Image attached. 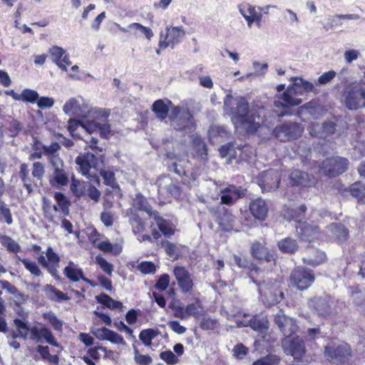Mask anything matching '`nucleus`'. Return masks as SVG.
Returning <instances> with one entry per match:
<instances>
[{"label":"nucleus","instance_id":"obj_1","mask_svg":"<svg viewBox=\"0 0 365 365\" xmlns=\"http://www.w3.org/2000/svg\"><path fill=\"white\" fill-rule=\"evenodd\" d=\"M224 109L231 116V120L236 128H242L248 133H255L261 125H265L264 108H261L257 114L254 110H250V105L245 98L233 97L230 93L224 98Z\"/></svg>","mask_w":365,"mask_h":365},{"label":"nucleus","instance_id":"obj_2","mask_svg":"<svg viewBox=\"0 0 365 365\" xmlns=\"http://www.w3.org/2000/svg\"><path fill=\"white\" fill-rule=\"evenodd\" d=\"M341 101L349 110L365 108V86L361 82L349 83L341 93Z\"/></svg>","mask_w":365,"mask_h":365},{"label":"nucleus","instance_id":"obj_3","mask_svg":"<svg viewBox=\"0 0 365 365\" xmlns=\"http://www.w3.org/2000/svg\"><path fill=\"white\" fill-rule=\"evenodd\" d=\"M170 118L172 126L177 130L190 133L195 128L193 117L187 107H174L171 110Z\"/></svg>","mask_w":365,"mask_h":365},{"label":"nucleus","instance_id":"obj_4","mask_svg":"<svg viewBox=\"0 0 365 365\" xmlns=\"http://www.w3.org/2000/svg\"><path fill=\"white\" fill-rule=\"evenodd\" d=\"M75 162L79 166L83 175L99 184V179L94 171L98 170L101 161L93 153L90 152L80 153Z\"/></svg>","mask_w":365,"mask_h":365},{"label":"nucleus","instance_id":"obj_5","mask_svg":"<svg viewBox=\"0 0 365 365\" xmlns=\"http://www.w3.org/2000/svg\"><path fill=\"white\" fill-rule=\"evenodd\" d=\"M351 354L349 344L339 341H331L324 349L325 357L334 364L345 361Z\"/></svg>","mask_w":365,"mask_h":365},{"label":"nucleus","instance_id":"obj_6","mask_svg":"<svg viewBox=\"0 0 365 365\" xmlns=\"http://www.w3.org/2000/svg\"><path fill=\"white\" fill-rule=\"evenodd\" d=\"M347 159L334 156L326 158L319 165V172L329 177H334L344 173L348 168Z\"/></svg>","mask_w":365,"mask_h":365},{"label":"nucleus","instance_id":"obj_7","mask_svg":"<svg viewBox=\"0 0 365 365\" xmlns=\"http://www.w3.org/2000/svg\"><path fill=\"white\" fill-rule=\"evenodd\" d=\"M51 166L53 172L49 177V183L56 189H61L68 184V174L64 168L63 161L61 158L52 157Z\"/></svg>","mask_w":365,"mask_h":365},{"label":"nucleus","instance_id":"obj_8","mask_svg":"<svg viewBox=\"0 0 365 365\" xmlns=\"http://www.w3.org/2000/svg\"><path fill=\"white\" fill-rule=\"evenodd\" d=\"M185 36L182 26H167L165 31L160 34L158 46L161 49L168 47L173 48L179 44Z\"/></svg>","mask_w":365,"mask_h":365},{"label":"nucleus","instance_id":"obj_9","mask_svg":"<svg viewBox=\"0 0 365 365\" xmlns=\"http://www.w3.org/2000/svg\"><path fill=\"white\" fill-rule=\"evenodd\" d=\"M313 272L304 267H297L291 273L289 281L292 287L299 290L308 289L314 281Z\"/></svg>","mask_w":365,"mask_h":365},{"label":"nucleus","instance_id":"obj_10","mask_svg":"<svg viewBox=\"0 0 365 365\" xmlns=\"http://www.w3.org/2000/svg\"><path fill=\"white\" fill-rule=\"evenodd\" d=\"M257 180L263 192H272L278 188L280 182V175L277 170L269 169L260 173L257 176Z\"/></svg>","mask_w":365,"mask_h":365},{"label":"nucleus","instance_id":"obj_11","mask_svg":"<svg viewBox=\"0 0 365 365\" xmlns=\"http://www.w3.org/2000/svg\"><path fill=\"white\" fill-rule=\"evenodd\" d=\"M37 260L54 278H59L58 276V268L59 267L60 257L53 251L51 247H48L46 252H42L37 258Z\"/></svg>","mask_w":365,"mask_h":365},{"label":"nucleus","instance_id":"obj_12","mask_svg":"<svg viewBox=\"0 0 365 365\" xmlns=\"http://www.w3.org/2000/svg\"><path fill=\"white\" fill-rule=\"evenodd\" d=\"M303 128L297 123H284L274 130L275 137L280 141H288L301 136Z\"/></svg>","mask_w":365,"mask_h":365},{"label":"nucleus","instance_id":"obj_13","mask_svg":"<svg viewBox=\"0 0 365 365\" xmlns=\"http://www.w3.org/2000/svg\"><path fill=\"white\" fill-rule=\"evenodd\" d=\"M299 92L294 83L287 86L286 91L282 94L276 96L274 105L277 108H287L290 106H299L302 100L298 98Z\"/></svg>","mask_w":365,"mask_h":365},{"label":"nucleus","instance_id":"obj_14","mask_svg":"<svg viewBox=\"0 0 365 365\" xmlns=\"http://www.w3.org/2000/svg\"><path fill=\"white\" fill-rule=\"evenodd\" d=\"M282 345L284 352L296 359H300L305 352L304 344L299 336L285 337Z\"/></svg>","mask_w":365,"mask_h":365},{"label":"nucleus","instance_id":"obj_15","mask_svg":"<svg viewBox=\"0 0 365 365\" xmlns=\"http://www.w3.org/2000/svg\"><path fill=\"white\" fill-rule=\"evenodd\" d=\"M29 339L36 343L46 342L53 346L58 347L59 346L51 331L44 326H33Z\"/></svg>","mask_w":365,"mask_h":365},{"label":"nucleus","instance_id":"obj_16","mask_svg":"<svg viewBox=\"0 0 365 365\" xmlns=\"http://www.w3.org/2000/svg\"><path fill=\"white\" fill-rule=\"evenodd\" d=\"M174 276L178 284L183 293H188L192 291L194 286L191 274L182 266H176L173 269Z\"/></svg>","mask_w":365,"mask_h":365},{"label":"nucleus","instance_id":"obj_17","mask_svg":"<svg viewBox=\"0 0 365 365\" xmlns=\"http://www.w3.org/2000/svg\"><path fill=\"white\" fill-rule=\"evenodd\" d=\"M333 302L329 296L315 297L309 302L310 308L321 316L329 315L331 312Z\"/></svg>","mask_w":365,"mask_h":365},{"label":"nucleus","instance_id":"obj_18","mask_svg":"<svg viewBox=\"0 0 365 365\" xmlns=\"http://www.w3.org/2000/svg\"><path fill=\"white\" fill-rule=\"evenodd\" d=\"M296 232L298 237L304 241H312L319 238L318 227L311 224L307 221L299 222L298 225H295Z\"/></svg>","mask_w":365,"mask_h":365},{"label":"nucleus","instance_id":"obj_19","mask_svg":"<svg viewBox=\"0 0 365 365\" xmlns=\"http://www.w3.org/2000/svg\"><path fill=\"white\" fill-rule=\"evenodd\" d=\"M221 203L231 205L237 199L245 195L244 190L232 185L220 189Z\"/></svg>","mask_w":365,"mask_h":365},{"label":"nucleus","instance_id":"obj_20","mask_svg":"<svg viewBox=\"0 0 365 365\" xmlns=\"http://www.w3.org/2000/svg\"><path fill=\"white\" fill-rule=\"evenodd\" d=\"M250 278L253 283H255L259 287V293L264 297L266 300L265 303L269 306L278 303L282 299H283L284 294L281 291L274 289V293L272 294V291L267 287L264 282L262 283H257V281L254 279L252 275L250 276Z\"/></svg>","mask_w":365,"mask_h":365},{"label":"nucleus","instance_id":"obj_21","mask_svg":"<svg viewBox=\"0 0 365 365\" xmlns=\"http://www.w3.org/2000/svg\"><path fill=\"white\" fill-rule=\"evenodd\" d=\"M239 326L250 327L253 330L263 334L265 333L269 328V322L265 317L263 315L256 314L248 322L245 323L241 322L238 324Z\"/></svg>","mask_w":365,"mask_h":365},{"label":"nucleus","instance_id":"obj_22","mask_svg":"<svg viewBox=\"0 0 365 365\" xmlns=\"http://www.w3.org/2000/svg\"><path fill=\"white\" fill-rule=\"evenodd\" d=\"M250 210L255 218L263 221L267 217L268 207L265 201L259 197L250 202Z\"/></svg>","mask_w":365,"mask_h":365},{"label":"nucleus","instance_id":"obj_23","mask_svg":"<svg viewBox=\"0 0 365 365\" xmlns=\"http://www.w3.org/2000/svg\"><path fill=\"white\" fill-rule=\"evenodd\" d=\"M63 110L66 115L70 116L83 118L86 114V111L81 108L79 101L76 98H72L67 101L63 107Z\"/></svg>","mask_w":365,"mask_h":365},{"label":"nucleus","instance_id":"obj_24","mask_svg":"<svg viewBox=\"0 0 365 365\" xmlns=\"http://www.w3.org/2000/svg\"><path fill=\"white\" fill-rule=\"evenodd\" d=\"M327 232L329 236L334 238L338 243H342L347 240L348 230L344 225L332 223L327 227Z\"/></svg>","mask_w":365,"mask_h":365},{"label":"nucleus","instance_id":"obj_25","mask_svg":"<svg viewBox=\"0 0 365 365\" xmlns=\"http://www.w3.org/2000/svg\"><path fill=\"white\" fill-rule=\"evenodd\" d=\"M289 178L293 185H296L309 187L314 183L312 175H309L308 173L299 170H294L290 174Z\"/></svg>","mask_w":365,"mask_h":365},{"label":"nucleus","instance_id":"obj_26","mask_svg":"<svg viewBox=\"0 0 365 365\" xmlns=\"http://www.w3.org/2000/svg\"><path fill=\"white\" fill-rule=\"evenodd\" d=\"M222 213L218 216L217 224L225 232L231 231L235 225V217L225 207L222 208Z\"/></svg>","mask_w":365,"mask_h":365},{"label":"nucleus","instance_id":"obj_27","mask_svg":"<svg viewBox=\"0 0 365 365\" xmlns=\"http://www.w3.org/2000/svg\"><path fill=\"white\" fill-rule=\"evenodd\" d=\"M152 217H153L159 230L165 236L170 237L174 235L175 225L172 222L160 216L157 211L154 212Z\"/></svg>","mask_w":365,"mask_h":365},{"label":"nucleus","instance_id":"obj_28","mask_svg":"<svg viewBox=\"0 0 365 365\" xmlns=\"http://www.w3.org/2000/svg\"><path fill=\"white\" fill-rule=\"evenodd\" d=\"M63 274L71 281L78 282L80 279L90 282V280L85 278L81 269L78 268L72 262H69L68 265L64 268Z\"/></svg>","mask_w":365,"mask_h":365},{"label":"nucleus","instance_id":"obj_29","mask_svg":"<svg viewBox=\"0 0 365 365\" xmlns=\"http://www.w3.org/2000/svg\"><path fill=\"white\" fill-rule=\"evenodd\" d=\"M99 124V121L93 120H87L85 122H83V133H86L88 135V139H83L85 141L90 140L91 143L94 145L97 143V138L93 136H91V135L96 133H98Z\"/></svg>","mask_w":365,"mask_h":365},{"label":"nucleus","instance_id":"obj_30","mask_svg":"<svg viewBox=\"0 0 365 365\" xmlns=\"http://www.w3.org/2000/svg\"><path fill=\"white\" fill-rule=\"evenodd\" d=\"M251 252L252 256L258 259L269 262L272 259V255L268 252L267 249L259 242H254L252 245Z\"/></svg>","mask_w":365,"mask_h":365},{"label":"nucleus","instance_id":"obj_31","mask_svg":"<svg viewBox=\"0 0 365 365\" xmlns=\"http://www.w3.org/2000/svg\"><path fill=\"white\" fill-rule=\"evenodd\" d=\"M173 179L168 175L160 176L157 181L156 185L158 186V194L163 198H168V191L170 188Z\"/></svg>","mask_w":365,"mask_h":365},{"label":"nucleus","instance_id":"obj_32","mask_svg":"<svg viewBox=\"0 0 365 365\" xmlns=\"http://www.w3.org/2000/svg\"><path fill=\"white\" fill-rule=\"evenodd\" d=\"M43 291L46 293L47 297L53 301L62 302L69 299L66 294L56 289L51 284H46L43 288Z\"/></svg>","mask_w":365,"mask_h":365},{"label":"nucleus","instance_id":"obj_33","mask_svg":"<svg viewBox=\"0 0 365 365\" xmlns=\"http://www.w3.org/2000/svg\"><path fill=\"white\" fill-rule=\"evenodd\" d=\"M14 323L17 329V334H14V338L21 337L26 339L28 338L29 335H31V327H30L28 322L16 319Z\"/></svg>","mask_w":365,"mask_h":365},{"label":"nucleus","instance_id":"obj_34","mask_svg":"<svg viewBox=\"0 0 365 365\" xmlns=\"http://www.w3.org/2000/svg\"><path fill=\"white\" fill-rule=\"evenodd\" d=\"M96 299L98 303L110 309H120L123 307V304L120 302L113 299L105 293L96 296Z\"/></svg>","mask_w":365,"mask_h":365},{"label":"nucleus","instance_id":"obj_35","mask_svg":"<svg viewBox=\"0 0 365 365\" xmlns=\"http://www.w3.org/2000/svg\"><path fill=\"white\" fill-rule=\"evenodd\" d=\"M278 247L284 253L292 254L298 249V245L292 237H286L278 242Z\"/></svg>","mask_w":365,"mask_h":365},{"label":"nucleus","instance_id":"obj_36","mask_svg":"<svg viewBox=\"0 0 365 365\" xmlns=\"http://www.w3.org/2000/svg\"><path fill=\"white\" fill-rule=\"evenodd\" d=\"M291 81H293L294 86L300 94H302V92H314L315 90L312 83L305 81L302 78L292 77L291 78Z\"/></svg>","mask_w":365,"mask_h":365},{"label":"nucleus","instance_id":"obj_37","mask_svg":"<svg viewBox=\"0 0 365 365\" xmlns=\"http://www.w3.org/2000/svg\"><path fill=\"white\" fill-rule=\"evenodd\" d=\"M17 260L21 262L25 268L33 275L36 277H41L43 273L38 266L37 263L29 258H21L19 255L16 256Z\"/></svg>","mask_w":365,"mask_h":365},{"label":"nucleus","instance_id":"obj_38","mask_svg":"<svg viewBox=\"0 0 365 365\" xmlns=\"http://www.w3.org/2000/svg\"><path fill=\"white\" fill-rule=\"evenodd\" d=\"M83 122L75 119H70L68 120V130L73 137L83 140L85 137L81 135L83 133Z\"/></svg>","mask_w":365,"mask_h":365},{"label":"nucleus","instance_id":"obj_39","mask_svg":"<svg viewBox=\"0 0 365 365\" xmlns=\"http://www.w3.org/2000/svg\"><path fill=\"white\" fill-rule=\"evenodd\" d=\"M306 210V206L302 205L296 209L287 210L284 214V217L289 220H294L296 222L295 225H298L299 222H304L301 219V215L304 213Z\"/></svg>","mask_w":365,"mask_h":365},{"label":"nucleus","instance_id":"obj_40","mask_svg":"<svg viewBox=\"0 0 365 365\" xmlns=\"http://www.w3.org/2000/svg\"><path fill=\"white\" fill-rule=\"evenodd\" d=\"M88 184V182L80 181L72 178L71 190L76 197H86V190Z\"/></svg>","mask_w":365,"mask_h":365},{"label":"nucleus","instance_id":"obj_41","mask_svg":"<svg viewBox=\"0 0 365 365\" xmlns=\"http://www.w3.org/2000/svg\"><path fill=\"white\" fill-rule=\"evenodd\" d=\"M49 52L51 55L53 62L61 70H66V66L61 61L63 56L66 54V51L61 47L53 46L50 48Z\"/></svg>","mask_w":365,"mask_h":365},{"label":"nucleus","instance_id":"obj_42","mask_svg":"<svg viewBox=\"0 0 365 365\" xmlns=\"http://www.w3.org/2000/svg\"><path fill=\"white\" fill-rule=\"evenodd\" d=\"M0 243L4 246L9 252L17 253L20 251L21 247L18 242L14 240L9 236L5 235H0Z\"/></svg>","mask_w":365,"mask_h":365},{"label":"nucleus","instance_id":"obj_43","mask_svg":"<svg viewBox=\"0 0 365 365\" xmlns=\"http://www.w3.org/2000/svg\"><path fill=\"white\" fill-rule=\"evenodd\" d=\"M133 205L140 210L146 212L152 217L155 211H153L152 207L148 205L147 199L141 195H137L133 200Z\"/></svg>","mask_w":365,"mask_h":365},{"label":"nucleus","instance_id":"obj_44","mask_svg":"<svg viewBox=\"0 0 365 365\" xmlns=\"http://www.w3.org/2000/svg\"><path fill=\"white\" fill-rule=\"evenodd\" d=\"M351 195L359 201L365 202V185L360 182H356L349 187Z\"/></svg>","mask_w":365,"mask_h":365},{"label":"nucleus","instance_id":"obj_45","mask_svg":"<svg viewBox=\"0 0 365 365\" xmlns=\"http://www.w3.org/2000/svg\"><path fill=\"white\" fill-rule=\"evenodd\" d=\"M153 111L158 118L163 120L168 116V108L163 100H157L153 104Z\"/></svg>","mask_w":365,"mask_h":365},{"label":"nucleus","instance_id":"obj_46","mask_svg":"<svg viewBox=\"0 0 365 365\" xmlns=\"http://www.w3.org/2000/svg\"><path fill=\"white\" fill-rule=\"evenodd\" d=\"M110 110L104 108H94L88 110V115L93 120L104 122L110 115Z\"/></svg>","mask_w":365,"mask_h":365},{"label":"nucleus","instance_id":"obj_47","mask_svg":"<svg viewBox=\"0 0 365 365\" xmlns=\"http://www.w3.org/2000/svg\"><path fill=\"white\" fill-rule=\"evenodd\" d=\"M54 198L57 202L58 206L61 209L62 213L64 215H68L69 206L71 204L66 197L61 192H56L54 195Z\"/></svg>","mask_w":365,"mask_h":365},{"label":"nucleus","instance_id":"obj_48","mask_svg":"<svg viewBox=\"0 0 365 365\" xmlns=\"http://www.w3.org/2000/svg\"><path fill=\"white\" fill-rule=\"evenodd\" d=\"M239 7H245L248 16L256 22L258 27L261 26L262 14L261 13H257L254 6L250 4H243L239 6Z\"/></svg>","mask_w":365,"mask_h":365},{"label":"nucleus","instance_id":"obj_49","mask_svg":"<svg viewBox=\"0 0 365 365\" xmlns=\"http://www.w3.org/2000/svg\"><path fill=\"white\" fill-rule=\"evenodd\" d=\"M156 336V332L152 329H144L139 334L140 340L147 346H150L152 340Z\"/></svg>","mask_w":365,"mask_h":365},{"label":"nucleus","instance_id":"obj_50","mask_svg":"<svg viewBox=\"0 0 365 365\" xmlns=\"http://www.w3.org/2000/svg\"><path fill=\"white\" fill-rule=\"evenodd\" d=\"M43 210L44 213V217L49 222L56 223L58 222L55 221L53 212H56L58 210V208L56 205H51V204L44 202L43 205Z\"/></svg>","mask_w":365,"mask_h":365},{"label":"nucleus","instance_id":"obj_51","mask_svg":"<svg viewBox=\"0 0 365 365\" xmlns=\"http://www.w3.org/2000/svg\"><path fill=\"white\" fill-rule=\"evenodd\" d=\"M313 252H316L317 256L315 257H308L304 259V261L309 265L317 266L324 262L326 259V254L323 251L320 250H312Z\"/></svg>","mask_w":365,"mask_h":365},{"label":"nucleus","instance_id":"obj_52","mask_svg":"<svg viewBox=\"0 0 365 365\" xmlns=\"http://www.w3.org/2000/svg\"><path fill=\"white\" fill-rule=\"evenodd\" d=\"M128 29L130 30L140 31V33L143 34L146 38L148 40H150L153 36V32L149 27L144 26L139 23H133L129 24Z\"/></svg>","mask_w":365,"mask_h":365},{"label":"nucleus","instance_id":"obj_53","mask_svg":"<svg viewBox=\"0 0 365 365\" xmlns=\"http://www.w3.org/2000/svg\"><path fill=\"white\" fill-rule=\"evenodd\" d=\"M42 148L45 155L48 156V160L50 164L51 158L52 157L60 158L58 155L56 154L61 148V146L58 143L54 142L49 145H43Z\"/></svg>","mask_w":365,"mask_h":365},{"label":"nucleus","instance_id":"obj_54","mask_svg":"<svg viewBox=\"0 0 365 365\" xmlns=\"http://www.w3.org/2000/svg\"><path fill=\"white\" fill-rule=\"evenodd\" d=\"M38 99V93L31 89H24L21 93V101L34 103Z\"/></svg>","mask_w":365,"mask_h":365},{"label":"nucleus","instance_id":"obj_55","mask_svg":"<svg viewBox=\"0 0 365 365\" xmlns=\"http://www.w3.org/2000/svg\"><path fill=\"white\" fill-rule=\"evenodd\" d=\"M96 262L97 264L108 275H111L114 269V267L112 264L109 263L106 259L101 255H98L96 257Z\"/></svg>","mask_w":365,"mask_h":365},{"label":"nucleus","instance_id":"obj_56","mask_svg":"<svg viewBox=\"0 0 365 365\" xmlns=\"http://www.w3.org/2000/svg\"><path fill=\"white\" fill-rule=\"evenodd\" d=\"M297 329L298 327L296 324V321L290 318L287 321L286 325L281 329V331L286 337H291V336L297 331Z\"/></svg>","mask_w":365,"mask_h":365},{"label":"nucleus","instance_id":"obj_57","mask_svg":"<svg viewBox=\"0 0 365 365\" xmlns=\"http://www.w3.org/2000/svg\"><path fill=\"white\" fill-rule=\"evenodd\" d=\"M0 221L5 222L8 225L13 223L11 210L4 204L0 205Z\"/></svg>","mask_w":365,"mask_h":365},{"label":"nucleus","instance_id":"obj_58","mask_svg":"<svg viewBox=\"0 0 365 365\" xmlns=\"http://www.w3.org/2000/svg\"><path fill=\"white\" fill-rule=\"evenodd\" d=\"M130 222L133 228V231L135 234L142 232L145 230V224L139 216H133L130 218Z\"/></svg>","mask_w":365,"mask_h":365},{"label":"nucleus","instance_id":"obj_59","mask_svg":"<svg viewBox=\"0 0 365 365\" xmlns=\"http://www.w3.org/2000/svg\"><path fill=\"white\" fill-rule=\"evenodd\" d=\"M45 173V166L41 162H35L32 165V175L38 180H42Z\"/></svg>","mask_w":365,"mask_h":365},{"label":"nucleus","instance_id":"obj_60","mask_svg":"<svg viewBox=\"0 0 365 365\" xmlns=\"http://www.w3.org/2000/svg\"><path fill=\"white\" fill-rule=\"evenodd\" d=\"M208 135L210 138L215 137L225 138L228 135V132L222 126L212 125L208 130Z\"/></svg>","mask_w":365,"mask_h":365},{"label":"nucleus","instance_id":"obj_61","mask_svg":"<svg viewBox=\"0 0 365 365\" xmlns=\"http://www.w3.org/2000/svg\"><path fill=\"white\" fill-rule=\"evenodd\" d=\"M43 317L50 322L55 330L61 331L62 329V322L58 319L55 314L52 312H47L44 313Z\"/></svg>","mask_w":365,"mask_h":365},{"label":"nucleus","instance_id":"obj_62","mask_svg":"<svg viewBox=\"0 0 365 365\" xmlns=\"http://www.w3.org/2000/svg\"><path fill=\"white\" fill-rule=\"evenodd\" d=\"M200 308L201 303L199 300H196L195 303L187 304L185 307L187 317L192 316L195 318H198L200 316Z\"/></svg>","mask_w":365,"mask_h":365},{"label":"nucleus","instance_id":"obj_63","mask_svg":"<svg viewBox=\"0 0 365 365\" xmlns=\"http://www.w3.org/2000/svg\"><path fill=\"white\" fill-rule=\"evenodd\" d=\"M86 197H88L94 202H98L101 197V192L91 182H88L86 190Z\"/></svg>","mask_w":365,"mask_h":365},{"label":"nucleus","instance_id":"obj_64","mask_svg":"<svg viewBox=\"0 0 365 365\" xmlns=\"http://www.w3.org/2000/svg\"><path fill=\"white\" fill-rule=\"evenodd\" d=\"M279 361V359L277 356L270 355L257 360L252 365H277Z\"/></svg>","mask_w":365,"mask_h":365}]
</instances>
